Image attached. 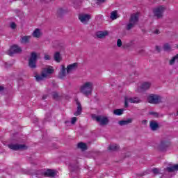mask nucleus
Wrapping results in <instances>:
<instances>
[{
  "label": "nucleus",
  "mask_w": 178,
  "mask_h": 178,
  "mask_svg": "<svg viewBox=\"0 0 178 178\" xmlns=\"http://www.w3.org/2000/svg\"><path fill=\"white\" fill-rule=\"evenodd\" d=\"M13 143H16V144H9L8 145V148H10V149H13V151H19V150H23V149H27V146H26V145L23 144H20L22 143H23V140L19 138H13Z\"/></svg>",
  "instance_id": "f257e3e1"
},
{
  "label": "nucleus",
  "mask_w": 178,
  "mask_h": 178,
  "mask_svg": "<svg viewBox=\"0 0 178 178\" xmlns=\"http://www.w3.org/2000/svg\"><path fill=\"white\" fill-rule=\"evenodd\" d=\"M92 90H94V83L91 81L85 82L80 88V91L81 94L88 97L92 94Z\"/></svg>",
  "instance_id": "f03ea898"
},
{
  "label": "nucleus",
  "mask_w": 178,
  "mask_h": 178,
  "mask_svg": "<svg viewBox=\"0 0 178 178\" xmlns=\"http://www.w3.org/2000/svg\"><path fill=\"white\" fill-rule=\"evenodd\" d=\"M138 21L139 17L138 13L131 15L129 22L126 26V30L130 31L131 29H134V27H136V24L138 23Z\"/></svg>",
  "instance_id": "7ed1b4c3"
},
{
  "label": "nucleus",
  "mask_w": 178,
  "mask_h": 178,
  "mask_svg": "<svg viewBox=\"0 0 178 178\" xmlns=\"http://www.w3.org/2000/svg\"><path fill=\"white\" fill-rule=\"evenodd\" d=\"M54 72V67H52L51 66L49 67L48 68H44V70L42 71L40 75L35 76L36 81H42L44 79L48 77V74H52Z\"/></svg>",
  "instance_id": "20e7f679"
},
{
  "label": "nucleus",
  "mask_w": 178,
  "mask_h": 178,
  "mask_svg": "<svg viewBox=\"0 0 178 178\" xmlns=\"http://www.w3.org/2000/svg\"><path fill=\"white\" fill-rule=\"evenodd\" d=\"M37 59H38V54L37 52H31L29 58L28 66L30 67V69H32V70L37 68Z\"/></svg>",
  "instance_id": "39448f33"
},
{
  "label": "nucleus",
  "mask_w": 178,
  "mask_h": 178,
  "mask_svg": "<svg viewBox=\"0 0 178 178\" xmlns=\"http://www.w3.org/2000/svg\"><path fill=\"white\" fill-rule=\"evenodd\" d=\"M147 101L149 104L158 105V104H162V97L159 95L150 94L147 97Z\"/></svg>",
  "instance_id": "423d86ee"
},
{
  "label": "nucleus",
  "mask_w": 178,
  "mask_h": 178,
  "mask_svg": "<svg viewBox=\"0 0 178 178\" xmlns=\"http://www.w3.org/2000/svg\"><path fill=\"white\" fill-rule=\"evenodd\" d=\"M93 119H95L96 122L99 123L100 126H106L109 123V119L108 117L102 115L93 116Z\"/></svg>",
  "instance_id": "0eeeda50"
},
{
  "label": "nucleus",
  "mask_w": 178,
  "mask_h": 178,
  "mask_svg": "<svg viewBox=\"0 0 178 178\" xmlns=\"http://www.w3.org/2000/svg\"><path fill=\"white\" fill-rule=\"evenodd\" d=\"M129 102L131 104H140L141 99L138 97H124V108H129Z\"/></svg>",
  "instance_id": "6e6552de"
},
{
  "label": "nucleus",
  "mask_w": 178,
  "mask_h": 178,
  "mask_svg": "<svg viewBox=\"0 0 178 178\" xmlns=\"http://www.w3.org/2000/svg\"><path fill=\"white\" fill-rule=\"evenodd\" d=\"M169 147H170V142L166 140H163L158 145L157 149L161 152H165V151H166Z\"/></svg>",
  "instance_id": "1a4fd4ad"
},
{
  "label": "nucleus",
  "mask_w": 178,
  "mask_h": 178,
  "mask_svg": "<svg viewBox=\"0 0 178 178\" xmlns=\"http://www.w3.org/2000/svg\"><path fill=\"white\" fill-rule=\"evenodd\" d=\"M165 12V7L161 6L153 10V13L157 19H162L163 17V13Z\"/></svg>",
  "instance_id": "9d476101"
},
{
  "label": "nucleus",
  "mask_w": 178,
  "mask_h": 178,
  "mask_svg": "<svg viewBox=\"0 0 178 178\" xmlns=\"http://www.w3.org/2000/svg\"><path fill=\"white\" fill-rule=\"evenodd\" d=\"M22 47H19V45L17 44H14L13 46H11L10 50L8 51V54L10 56H13V55H15V54H21V52H22Z\"/></svg>",
  "instance_id": "9b49d317"
},
{
  "label": "nucleus",
  "mask_w": 178,
  "mask_h": 178,
  "mask_svg": "<svg viewBox=\"0 0 178 178\" xmlns=\"http://www.w3.org/2000/svg\"><path fill=\"white\" fill-rule=\"evenodd\" d=\"M177 170H178V164H175L170 167H167L166 168H164V172L161 173V175L163 177V176H165V175H168V173H173V172H176Z\"/></svg>",
  "instance_id": "f8f14e48"
},
{
  "label": "nucleus",
  "mask_w": 178,
  "mask_h": 178,
  "mask_svg": "<svg viewBox=\"0 0 178 178\" xmlns=\"http://www.w3.org/2000/svg\"><path fill=\"white\" fill-rule=\"evenodd\" d=\"M79 19L80 22L83 23V24H87L90 19H91V16L88 14H80L79 15Z\"/></svg>",
  "instance_id": "ddd939ff"
},
{
  "label": "nucleus",
  "mask_w": 178,
  "mask_h": 178,
  "mask_svg": "<svg viewBox=\"0 0 178 178\" xmlns=\"http://www.w3.org/2000/svg\"><path fill=\"white\" fill-rule=\"evenodd\" d=\"M149 88H151V83L145 82L140 86V87L138 88L137 91L138 92H144V91H147V90H149Z\"/></svg>",
  "instance_id": "4468645a"
},
{
  "label": "nucleus",
  "mask_w": 178,
  "mask_h": 178,
  "mask_svg": "<svg viewBox=\"0 0 178 178\" xmlns=\"http://www.w3.org/2000/svg\"><path fill=\"white\" fill-rule=\"evenodd\" d=\"M79 67V63H74L72 64H70L67 65V74H69L72 73V72L76 70Z\"/></svg>",
  "instance_id": "2eb2a0df"
},
{
  "label": "nucleus",
  "mask_w": 178,
  "mask_h": 178,
  "mask_svg": "<svg viewBox=\"0 0 178 178\" xmlns=\"http://www.w3.org/2000/svg\"><path fill=\"white\" fill-rule=\"evenodd\" d=\"M44 177H55L56 176V172H55V170L52 169H47L44 170Z\"/></svg>",
  "instance_id": "dca6fc26"
},
{
  "label": "nucleus",
  "mask_w": 178,
  "mask_h": 178,
  "mask_svg": "<svg viewBox=\"0 0 178 178\" xmlns=\"http://www.w3.org/2000/svg\"><path fill=\"white\" fill-rule=\"evenodd\" d=\"M58 79H61V80L66 79V68L65 65H61V70L58 74Z\"/></svg>",
  "instance_id": "f3484780"
},
{
  "label": "nucleus",
  "mask_w": 178,
  "mask_h": 178,
  "mask_svg": "<svg viewBox=\"0 0 178 178\" xmlns=\"http://www.w3.org/2000/svg\"><path fill=\"white\" fill-rule=\"evenodd\" d=\"M149 127L152 131H156L159 129V124L154 120L150 121Z\"/></svg>",
  "instance_id": "a211bd4d"
},
{
  "label": "nucleus",
  "mask_w": 178,
  "mask_h": 178,
  "mask_svg": "<svg viewBox=\"0 0 178 178\" xmlns=\"http://www.w3.org/2000/svg\"><path fill=\"white\" fill-rule=\"evenodd\" d=\"M76 102L77 105V110L74 115V116H80V115H81V112L83 111V107H81V103H80L79 100H76Z\"/></svg>",
  "instance_id": "6ab92c4d"
},
{
  "label": "nucleus",
  "mask_w": 178,
  "mask_h": 178,
  "mask_svg": "<svg viewBox=\"0 0 178 178\" xmlns=\"http://www.w3.org/2000/svg\"><path fill=\"white\" fill-rule=\"evenodd\" d=\"M133 122V120L131 118H129L127 120H120L118 122V124L120 126H127V124H130V123Z\"/></svg>",
  "instance_id": "aec40b11"
},
{
  "label": "nucleus",
  "mask_w": 178,
  "mask_h": 178,
  "mask_svg": "<svg viewBox=\"0 0 178 178\" xmlns=\"http://www.w3.org/2000/svg\"><path fill=\"white\" fill-rule=\"evenodd\" d=\"M31 36H23L20 39L21 44H30Z\"/></svg>",
  "instance_id": "412c9836"
},
{
  "label": "nucleus",
  "mask_w": 178,
  "mask_h": 178,
  "mask_svg": "<svg viewBox=\"0 0 178 178\" xmlns=\"http://www.w3.org/2000/svg\"><path fill=\"white\" fill-rule=\"evenodd\" d=\"M44 170H38L34 172V175L36 178H41L44 176Z\"/></svg>",
  "instance_id": "4be33fe9"
},
{
  "label": "nucleus",
  "mask_w": 178,
  "mask_h": 178,
  "mask_svg": "<svg viewBox=\"0 0 178 178\" xmlns=\"http://www.w3.org/2000/svg\"><path fill=\"white\" fill-rule=\"evenodd\" d=\"M120 147L118 145H110L108 147V151L115 152L119 151Z\"/></svg>",
  "instance_id": "5701e85b"
},
{
  "label": "nucleus",
  "mask_w": 178,
  "mask_h": 178,
  "mask_svg": "<svg viewBox=\"0 0 178 178\" xmlns=\"http://www.w3.org/2000/svg\"><path fill=\"white\" fill-rule=\"evenodd\" d=\"M33 36L35 37V38H40L41 37V31L40 29H36L33 33Z\"/></svg>",
  "instance_id": "b1692460"
},
{
  "label": "nucleus",
  "mask_w": 178,
  "mask_h": 178,
  "mask_svg": "<svg viewBox=\"0 0 178 178\" xmlns=\"http://www.w3.org/2000/svg\"><path fill=\"white\" fill-rule=\"evenodd\" d=\"M54 58L56 62H58V63L60 62L62 59V57H60V53H59L58 51H56L54 54Z\"/></svg>",
  "instance_id": "393cba45"
},
{
  "label": "nucleus",
  "mask_w": 178,
  "mask_h": 178,
  "mask_svg": "<svg viewBox=\"0 0 178 178\" xmlns=\"http://www.w3.org/2000/svg\"><path fill=\"white\" fill-rule=\"evenodd\" d=\"M77 147L78 148H80V149H82V151H86L87 149V145L83 142L78 143Z\"/></svg>",
  "instance_id": "a878e982"
},
{
  "label": "nucleus",
  "mask_w": 178,
  "mask_h": 178,
  "mask_svg": "<svg viewBox=\"0 0 178 178\" xmlns=\"http://www.w3.org/2000/svg\"><path fill=\"white\" fill-rule=\"evenodd\" d=\"M67 10L63 8H58L57 10V15L59 17H62L65 13H66Z\"/></svg>",
  "instance_id": "bb28decb"
},
{
  "label": "nucleus",
  "mask_w": 178,
  "mask_h": 178,
  "mask_svg": "<svg viewBox=\"0 0 178 178\" xmlns=\"http://www.w3.org/2000/svg\"><path fill=\"white\" fill-rule=\"evenodd\" d=\"M97 38H104L106 35H108V32L99 31L96 33Z\"/></svg>",
  "instance_id": "cd10ccee"
},
{
  "label": "nucleus",
  "mask_w": 178,
  "mask_h": 178,
  "mask_svg": "<svg viewBox=\"0 0 178 178\" xmlns=\"http://www.w3.org/2000/svg\"><path fill=\"white\" fill-rule=\"evenodd\" d=\"M176 60L178 62V54L172 58L169 62V65L172 66V65H175V62H176Z\"/></svg>",
  "instance_id": "c85d7f7f"
},
{
  "label": "nucleus",
  "mask_w": 178,
  "mask_h": 178,
  "mask_svg": "<svg viewBox=\"0 0 178 178\" xmlns=\"http://www.w3.org/2000/svg\"><path fill=\"white\" fill-rule=\"evenodd\" d=\"M119 16H118V11L114 10L111 13L110 18L111 20H116Z\"/></svg>",
  "instance_id": "c756f323"
},
{
  "label": "nucleus",
  "mask_w": 178,
  "mask_h": 178,
  "mask_svg": "<svg viewBox=\"0 0 178 178\" xmlns=\"http://www.w3.org/2000/svg\"><path fill=\"white\" fill-rule=\"evenodd\" d=\"M124 110L123 109H115L113 111L114 115H117V116H120L121 115H123V112Z\"/></svg>",
  "instance_id": "7c9ffc66"
},
{
  "label": "nucleus",
  "mask_w": 178,
  "mask_h": 178,
  "mask_svg": "<svg viewBox=\"0 0 178 178\" xmlns=\"http://www.w3.org/2000/svg\"><path fill=\"white\" fill-rule=\"evenodd\" d=\"M163 51H170V49H172V47H170V44H169V43H165L163 44Z\"/></svg>",
  "instance_id": "2f4dec72"
},
{
  "label": "nucleus",
  "mask_w": 178,
  "mask_h": 178,
  "mask_svg": "<svg viewBox=\"0 0 178 178\" xmlns=\"http://www.w3.org/2000/svg\"><path fill=\"white\" fill-rule=\"evenodd\" d=\"M52 97L54 99L58 100L59 99V94H58V92H53L51 93Z\"/></svg>",
  "instance_id": "473e14b6"
},
{
  "label": "nucleus",
  "mask_w": 178,
  "mask_h": 178,
  "mask_svg": "<svg viewBox=\"0 0 178 178\" xmlns=\"http://www.w3.org/2000/svg\"><path fill=\"white\" fill-rule=\"evenodd\" d=\"M80 5H81V1H74V8H79V6H80Z\"/></svg>",
  "instance_id": "72a5a7b5"
},
{
  "label": "nucleus",
  "mask_w": 178,
  "mask_h": 178,
  "mask_svg": "<svg viewBox=\"0 0 178 178\" xmlns=\"http://www.w3.org/2000/svg\"><path fill=\"white\" fill-rule=\"evenodd\" d=\"M149 115H152L154 118H159V113L157 112H150Z\"/></svg>",
  "instance_id": "f704fd0d"
},
{
  "label": "nucleus",
  "mask_w": 178,
  "mask_h": 178,
  "mask_svg": "<svg viewBox=\"0 0 178 178\" xmlns=\"http://www.w3.org/2000/svg\"><path fill=\"white\" fill-rule=\"evenodd\" d=\"M152 172H153V173L154 175H159V168H154L152 170Z\"/></svg>",
  "instance_id": "c9c22d12"
},
{
  "label": "nucleus",
  "mask_w": 178,
  "mask_h": 178,
  "mask_svg": "<svg viewBox=\"0 0 178 178\" xmlns=\"http://www.w3.org/2000/svg\"><path fill=\"white\" fill-rule=\"evenodd\" d=\"M117 47H118V48H120V47H122V40L118 39V40H117Z\"/></svg>",
  "instance_id": "e433bc0d"
},
{
  "label": "nucleus",
  "mask_w": 178,
  "mask_h": 178,
  "mask_svg": "<svg viewBox=\"0 0 178 178\" xmlns=\"http://www.w3.org/2000/svg\"><path fill=\"white\" fill-rule=\"evenodd\" d=\"M79 167L76 166L75 168L71 167V172L73 173V172H78Z\"/></svg>",
  "instance_id": "4c0bfd02"
},
{
  "label": "nucleus",
  "mask_w": 178,
  "mask_h": 178,
  "mask_svg": "<svg viewBox=\"0 0 178 178\" xmlns=\"http://www.w3.org/2000/svg\"><path fill=\"white\" fill-rule=\"evenodd\" d=\"M76 122H77V118H76V117L72 118V120H71V124H74L76 123Z\"/></svg>",
  "instance_id": "58836bf2"
},
{
  "label": "nucleus",
  "mask_w": 178,
  "mask_h": 178,
  "mask_svg": "<svg viewBox=\"0 0 178 178\" xmlns=\"http://www.w3.org/2000/svg\"><path fill=\"white\" fill-rule=\"evenodd\" d=\"M44 60H51V56H49V55H48V54H45L44 55Z\"/></svg>",
  "instance_id": "ea45409f"
},
{
  "label": "nucleus",
  "mask_w": 178,
  "mask_h": 178,
  "mask_svg": "<svg viewBox=\"0 0 178 178\" xmlns=\"http://www.w3.org/2000/svg\"><path fill=\"white\" fill-rule=\"evenodd\" d=\"M10 27L14 30L15 29H16V24L15 22H12L10 24Z\"/></svg>",
  "instance_id": "a19ab883"
},
{
  "label": "nucleus",
  "mask_w": 178,
  "mask_h": 178,
  "mask_svg": "<svg viewBox=\"0 0 178 178\" xmlns=\"http://www.w3.org/2000/svg\"><path fill=\"white\" fill-rule=\"evenodd\" d=\"M161 33V31H159V29H156L154 31V34H159Z\"/></svg>",
  "instance_id": "79ce46f5"
},
{
  "label": "nucleus",
  "mask_w": 178,
  "mask_h": 178,
  "mask_svg": "<svg viewBox=\"0 0 178 178\" xmlns=\"http://www.w3.org/2000/svg\"><path fill=\"white\" fill-rule=\"evenodd\" d=\"M156 51L161 52V47H159V46H156Z\"/></svg>",
  "instance_id": "37998d69"
},
{
  "label": "nucleus",
  "mask_w": 178,
  "mask_h": 178,
  "mask_svg": "<svg viewBox=\"0 0 178 178\" xmlns=\"http://www.w3.org/2000/svg\"><path fill=\"white\" fill-rule=\"evenodd\" d=\"M3 90H5V88L3 86H0V92H2V91H3Z\"/></svg>",
  "instance_id": "c03bdc74"
},
{
  "label": "nucleus",
  "mask_w": 178,
  "mask_h": 178,
  "mask_svg": "<svg viewBox=\"0 0 178 178\" xmlns=\"http://www.w3.org/2000/svg\"><path fill=\"white\" fill-rule=\"evenodd\" d=\"M47 97H48V95H44L42 96V99H43V100L47 99Z\"/></svg>",
  "instance_id": "a18cd8bd"
},
{
  "label": "nucleus",
  "mask_w": 178,
  "mask_h": 178,
  "mask_svg": "<svg viewBox=\"0 0 178 178\" xmlns=\"http://www.w3.org/2000/svg\"><path fill=\"white\" fill-rule=\"evenodd\" d=\"M142 123L143 124H145L147 123V120H143Z\"/></svg>",
  "instance_id": "49530a36"
},
{
  "label": "nucleus",
  "mask_w": 178,
  "mask_h": 178,
  "mask_svg": "<svg viewBox=\"0 0 178 178\" xmlns=\"http://www.w3.org/2000/svg\"><path fill=\"white\" fill-rule=\"evenodd\" d=\"M97 2L104 3L105 2V0H97Z\"/></svg>",
  "instance_id": "de8ad7c7"
},
{
  "label": "nucleus",
  "mask_w": 178,
  "mask_h": 178,
  "mask_svg": "<svg viewBox=\"0 0 178 178\" xmlns=\"http://www.w3.org/2000/svg\"><path fill=\"white\" fill-rule=\"evenodd\" d=\"M134 74V76H138V73L137 72H135Z\"/></svg>",
  "instance_id": "09e8293b"
},
{
  "label": "nucleus",
  "mask_w": 178,
  "mask_h": 178,
  "mask_svg": "<svg viewBox=\"0 0 178 178\" xmlns=\"http://www.w3.org/2000/svg\"><path fill=\"white\" fill-rule=\"evenodd\" d=\"M141 52H144V50H141Z\"/></svg>",
  "instance_id": "8fccbe9b"
},
{
  "label": "nucleus",
  "mask_w": 178,
  "mask_h": 178,
  "mask_svg": "<svg viewBox=\"0 0 178 178\" xmlns=\"http://www.w3.org/2000/svg\"><path fill=\"white\" fill-rule=\"evenodd\" d=\"M35 122H38V120L36 119V120H35Z\"/></svg>",
  "instance_id": "3c124183"
},
{
  "label": "nucleus",
  "mask_w": 178,
  "mask_h": 178,
  "mask_svg": "<svg viewBox=\"0 0 178 178\" xmlns=\"http://www.w3.org/2000/svg\"><path fill=\"white\" fill-rule=\"evenodd\" d=\"M10 66H12V64H10Z\"/></svg>",
  "instance_id": "603ef678"
},
{
  "label": "nucleus",
  "mask_w": 178,
  "mask_h": 178,
  "mask_svg": "<svg viewBox=\"0 0 178 178\" xmlns=\"http://www.w3.org/2000/svg\"><path fill=\"white\" fill-rule=\"evenodd\" d=\"M177 48H178V44H177Z\"/></svg>",
  "instance_id": "864d4df0"
}]
</instances>
